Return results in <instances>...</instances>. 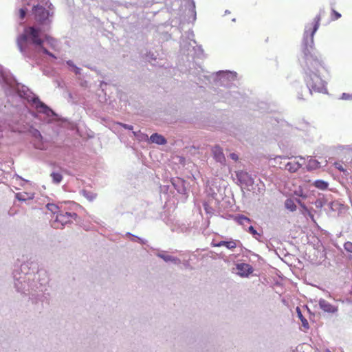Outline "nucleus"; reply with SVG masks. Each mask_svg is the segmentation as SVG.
<instances>
[{
	"label": "nucleus",
	"mask_w": 352,
	"mask_h": 352,
	"mask_svg": "<svg viewBox=\"0 0 352 352\" xmlns=\"http://www.w3.org/2000/svg\"><path fill=\"white\" fill-rule=\"evenodd\" d=\"M230 157L235 162L238 161L239 160L238 155L234 153H230Z\"/></svg>",
	"instance_id": "nucleus-30"
},
{
	"label": "nucleus",
	"mask_w": 352,
	"mask_h": 352,
	"mask_svg": "<svg viewBox=\"0 0 352 352\" xmlns=\"http://www.w3.org/2000/svg\"><path fill=\"white\" fill-rule=\"evenodd\" d=\"M248 230L250 233H252L253 235H255L257 234V232L256 230L254 228L253 226H250L249 228H248Z\"/></svg>",
	"instance_id": "nucleus-32"
},
{
	"label": "nucleus",
	"mask_w": 352,
	"mask_h": 352,
	"mask_svg": "<svg viewBox=\"0 0 352 352\" xmlns=\"http://www.w3.org/2000/svg\"><path fill=\"white\" fill-rule=\"evenodd\" d=\"M236 219L239 224H244L245 222L250 223L251 221V220L248 217L244 215H239Z\"/></svg>",
	"instance_id": "nucleus-22"
},
{
	"label": "nucleus",
	"mask_w": 352,
	"mask_h": 352,
	"mask_svg": "<svg viewBox=\"0 0 352 352\" xmlns=\"http://www.w3.org/2000/svg\"><path fill=\"white\" fill-rule=\"evenodd\" d=\"M226 241H220V242H219V243H218L213 244V246H214V247L225 246V247H226Z\"/></svg>",
	"instance_id": "nucleus-31"
},
{
	"label": "nucleus",
	"mask_w": 352,
	"mask_h": 352,
	"mask_svg": "<svg viewBox=\"0 0 352 352\" xmlns=\"http://www.w3.org/2000/svg\"><path fill=\"white\" fill-rule=\"evenodd\" d=\"M51 177L52 178L53 182L55 184H59L63 179V176L59 173H52L51 174Z\"/></svg>",
	"instance_id": "nucleus-20"
},
{
	"label": "nucleus",
	"mask_w": 352,
	"mask_h": 352,
	"mask_svg": "<svg viewBox=\"0 0 352 352\" xmlns=\"http://www.w3.org/2000/svg\"><path fill=\"white\" fill-rule=\"evenodd\" d=\"M32 13L34 16L35 21L39 25H50L51 20L50 17V12L43 6L40 5L34 6L32 8Z\"/></svg>",
	"instance_id": "nucleus-5"
},
{
	"label": "nucleus",
	"mask_w": 352,
	"mask_h": 352,
	"mask_svg": "<svg viewBox=\"0 0 352 352\" xmlns=\"http://www.w3.org/2000/svg\"><path fill=\"white\" fill-rule=\"evenodd\" d=\"M204 208H205V210H206L207 212H208L209 208H208V204H204Z\"/></svg>",
	"instance_id": "nucleus-33"
},
{
	"label": "nucleus",
	"mask_w": 352,
	"mask_h": 352,
	"mask_svg": "<svg viewBox=\"0 0 352 352\" xmlns=\"http://www.w3.org/2000/svg\"><path fill=\"white\" fill-rule=\"evenodd\" d=\"M308 72L305 78V82L310 93L322 92L326 89V82L324 79L325 74L329 72L323 64L318 60H309L308 62Z\"/></svg>",
	"instance_id": "nucleus-1"
},
{
	"label": "nucleus",
	"mask_w": 352,
	"mask_h": 352,
	"mask_svg": "<svg viewBox=\"0 0 352 352\" xmlns=\"http://www.w3.org/2000/svg\"><path fill=\"white\" fill-rule=\"evenodd\" d=\"M334 166L338 169L340 171H342V172H345V169L343 168L342 164L340 162H335L334 163Z\"/></svg>",
	"instance_id": "nucleus-27"
},
{
	"label": "nucleus",
	"mask_w": 352,
	"mask_h": 352,
	"mask_svg": "<svg viewBox=\"0 0 352 352\" xmlns=\"http://www.w3.org/2000/svg\"><path fill=\"white\" fill-rule=\"evenodd\" d=\"M296 311H297V313H298V316L299 318V319L301 320L302 322V326L305 328V329H308L309 328V323H308V321L303 317L300 309L298 307H297L296 309Z\"/></svg>",
	"instance_id": "nucleus-18"
},
{
	"label": "nucleus",
	"mask_w": 352,
	"mask_h": 352,
	"mask_svg": "<svg viewBox=\"0 0 352 352\" xmlns=\"http://www.w3.org/2000/svg\"><path fill=\"white\" fill-rule=\"evenodd\" d=\"M238 274L243 277L248 276L253 272L252 267L248 263H239L236 265Z\"/></svg>",
	"instance_id": "nucleus-7"
},
{
	"label": "nucleus",
	"mask_w": 352,
	"mask_h": 352,
	"mask_svg": "<svg viewBox=\"0 0 352 352\" xmlns=\"http://www.w3.org/2000/svg\"><path fill=\"white\" fill-rule=\"evenodd\" d=\"M314 185L320 190H326L328 188V183L320 179L315 181Z\"/></svg>",
	"instance_id": "nucleus-17"
},
{
	"label": "nucleus",
	"mask_w": 352,
	"mask_h": 352,
	"mask_svg": "<svg viewBox=\"0 0 352 352\" xmlns=\"http://www.w3.org/2000/svg\"><path fill=\"white\" fill-rule=\"evenodd\" d=\"M236 176L242 187L250 190V187L253 186L254 179L248 173L239 170L236 173Z\"/></svg>",
	"instance_id": "nucleus-6"
},
{
	"label": "nucleus",
	"mask_w": 352,
	"mask_h": 352,
	"mask_svg": "<svg viewBox=\"0 0 352 352\" xmlns=\"http://www.w3.org/2000/svg\"><path fill=\"white\" fill-rule=\"evenodd\" d=\"M319 306L321 309H322L325 312L328 313H335L338 311V308L328 301L324 299H320L319 300Z\"/></svg>",
	"instance_id": "nucleus-9"
},
{
	"label": "nucleus",
	"mask_w": 352,
	"mask_h": 352,
	"mask_svg": "<svg viewBox=\"0 0 352 352\" xmlns=\"http://www.w3.org/2000/svg\"><path fill=\"white\" fill-rule=\"evenodd\" d=\"M212 153L216 160L219 162H223L225 160L224 155L223 153L222 148L219 146H215L212 148Z\"/></svg>",
	"instance_id": "nucleus-12"
},
{
	"label": "nucleus",
	"mask_w": 352,
	"mask_h": 352,
	"mask_svg": "<svg viewBox=\"0 0 352 352\" xmlns=\"http://www.w3.org/2000/svg\"><path fill=\"white\" fill-rule=\"evenodd\" d=\"M46 207L50 211H51L54 214L59 213L58 212V211H59L58 207L54 204H47Z\"/></svg>",
	"instance_id": "nucleus-21"
},
{
	"label": "nucleus",
	"mask_w": 352,
	"mask_h": 352,
	"mask_svg": "<svg viewBox=\"0 0 352 352\" xmlns=\"http://www.w3.org/2000/svg\"><path fill=\"white\" fill-rule=\"evenodd\" d=\"M341 17V14L334 9L331 10V20L336 21Z\"/></svg>",
	"instance_id": "nucleus-23"
},
{
	"label": "nucleus",
	"mask_w": 352,
	"mask_h": 352,
	"mask_svg": "<svg viewBox=\"0 0 352 352\" xmlns=\"http://www.w3.org/2000/svg\"><path fill=\"white\" fill-rule=\"evenodd\" d=\"M16 197L19 201H26L28 199H32L29 194L25 192L16 193Z\"/></svg>",
	"instance_id": "nucleus-19"
},
{
	"label": "nucleus",
	"mask_w": 352,
	"mask_h": 352,
	"mask_svg": "<svg viewBox=\"0 0 352 352\" xmlns=\"http://www.w3.org/2000/svg\"><path fill=\"white\" fill-rule=\"evenodd\" d=\"M34 140L33 144L36 148L44 149V143L43 141V137L41 133L38 130H34L33 131Z\"/></svg>",
	"instance_id": "nucleus-8"
},
{
	"label": "nucleus",
	"mask_w": 352,
	"mask_h": 352,
	"mask_svg": "<svg viewBox=\"0 0 352 352\" xmlns=\"http://www.w3.org/2000/svg\"><path fill=\"white\" fill-rule=\"evenodd\" d=\"M344 248L346 250V251L352 253V242H346L344 245Z\"/></svg>",
	"instance_id": "nucleus-26"
},
{
	"label": "nucleus",
	"mask_w": 352,
	"mask_h": 352,
	"mask_svg": "<svg viewBox=\"0 0 352 352\" xmlns=\"http://www.w3.org/2000/svg\"><path fill=\"white\" fill-rule=\"evenodd\" d=\"M157 256L166 262L171 261V262H174L176 263H179V261H180L179 259L175 258V257H173L170 255L158 254Z\"/></svg>",
	"instance_id": "nucleus-16"
},
{
	"label": "nucleus",
	"mask_w": 352,
	"mask_h": 352,
	"mask_svg": "<svg viewBox=\"0 0 352 352\" xmlns=\"http://www.w3.org/2000/svg\"><path fill=\"white\" fill-rule=\"evenodd\" d=\"M204 208H205V210H206L207 212H208L209 208H208V204H204Z\"/></svg>",
	"instance_id": "nucleus-34"
},
{
	"label": "nucleus",
	"mask_w": 352,
	"mask_h": 352,
	"mask_svg": "<svg viewBox=\"0 0 352 352\" xmlns=\"http://www.w3.org/2000/svg\"><path fill=\"white\" fill-rule=\"evenodd\" d=\"M278 157L281 158V159H285L286 158V157H281V156H278Z\"/></svg>",
	"instance_id": "nucleus-35"
},
{
	"label": "nucleus",
	"mask_w": 352,
	"mask_h": 352,
	"mask_svg": "<svg viewBox=\"0 0 352 352\" xmlns=\"http://www.w3.org/2000/svg\"><path fill=\"white\" fill-rule=\"evenodd\" d=\"M226 247L230 250H233L236 247V243L234 241H226Z\"/></svg>",
	"instance_id": "nucleus-25"
},
{
	"label": "nucleus",
	"mask_w": 352,
	"mask_h": 352,
	"mask_svg": "<svg viewBox=\"0 0 352 352\" xmlns=\"http://www.w3.org/2000/svg\"><path fill=\"white\" fill-rule=\"evenodd\" d=\"M150 140L152 142L156 143L159 145H164L166 144V140L165 139V138L158 133H153V135H151V136L150 137Z\"/></svg>",
	"instance_id": "nucleus-13"
},
{
	"label": "nucleus",
	"mask_w": 352,
	"mask_h": 352,
	"mask_svg": "<svg viewBox=\"0 0 352 352\" xmlns=\"http://www.w3.org/2000/svg\"><path fill=\"white\" fill-rule=\"evenodd\" d=\"M17 45L21 52H26L28 43L30 42L36 47H38L43 53L54 58L56 57L50 52L44 46V40L41 37V30L34 26L27 27L23 32L17 38Z\"/></svg>",
	"instance_id": "nucleus-2"
},
{
	"label": "nucleus",
	"mask_w": 352,
	"mask_h": 352,
	"mask_svg": "<svg viewBox=\"0 0 352 352\" xmlns=\"http://www.w3.org/2000/svg\"><path fill=\"white\" fill-rule=\"evenodd\" d=\"M117 124L120 125V126H122L123 128H124L126 129H128V130H132L133 129V126L132 125H129V124H123V123H121V122H118Z\"/></svg>",
	"instance_id": "nucleus-29"
},
{
	"label": "nucleus",
	"mask_w": 352,
	"mask_h": 352,
	"mask_svg": "<svg viewBox=\"0 0 352 352\" xmlns=\"http://www.w3.org/2000/svg\"><path fill=\"white\" fill-rule=\"evenodd\" d=\"M19 17L21 19H23L26 14V10L23 8H21L19 11Z\"/></svg>",
	"instance_id": "nucleus-28"
},
{
	"label": "nucleus",
	"mask_w": 352,
	"mask_h": 352,
	"mask_svg": "<svg viewBox=\"0 0 352 352\" xmlns=\"http://www.w3.org/2000/svg\"><path fill=\"white\" fill-rule=\"evenodd\" d=\"M301 166L300 163L294 160L287 163L285 165V169H287L289 173H294L297 172L300 168Z\"/></svg>",
	"instance_id": "nucleus-10"
},
{
	"label": "nucleus",
	"mask_w": 352,
	"mask_h": 352,
	"mask_svg": "<svg viewBox=\"0 0 352 352\" xmlns=\"http://www.w3.org/2000/svg\"><path fill=\"white\" fill-rule=\"evenodd\" d=\"M286 207L291 211H294L296 209V206L291 200H287L285 203Z\"/></svg>",
	"instance_id": "nucleus-24"
},
{
	"label": "nucleus",
	"mask_w": 352,
	"mask_h": 352,
	"mask_svg": "<svg viewBox=\"0 0 352 352\" xmlns=\"http://www.w3.org/2000/svg\"><path fill=\"white\" fill-rule=\"evenodd\" d=\"M78 215L75 212H60L56 216L55 220L52 222V227L55 229H62L65 224L76 220Z\"/></svg>",
	"instance_id": "nucleus-4"
},
{
	"label": "nucleus",
	"mask_w": 352,
	"mask_h": 352,
	"mask_svg": "<svg viewBox=\"0 0 352 352\" xmlns=\"http://www.w3.org/2000/svg\"><path fill=\"white\" fill-rule=\"evenodd\" d=\"M324 13L325 11L324 10H320L318 14L314 18L313 23L306 27L304 38L307 43H308V39H309L311 44L314 43V34L320 26V22Z\"/></svg>",
	"instance_id": "nucleus-3"
},
{
	"label": "nucleus",
	"mask_w": 352,
	"mask_h": 352,
	"mask_svg": "<svg viewBox=\"0 0 352 352\" xmlns=\"http://www.w3.org/2000/svg\"><path fill=\"white\" fill-rule=\"evenodd\" d=\"M44 41H45L53 49L56 50L58 46L57 41L49 35H45L44 38Z\"/></svg>",
	"instance_id": "nucleus-15"
},
{
	"label": "nucleus",
	"mask_w": 352,
	"mask_h": 352,
	"mask_svg": "<svg viewBox=\"0 0 352 352\" xmlns=\"http://www.w3.org/2000/svg\"><path fill=\"white\" fill-rule=\"evenodd\" d=\"M36 108L38 112L46 114L47 116H50L51 113H53L51 109H50L46 104H45L43 102L41 101H38L36 104Z\"/></svg>",
	"instance_id": "nucleus-11"
},
{
	"label": "nucleus",
	"mask_w": 352,
	"mask_h": 352,
	"mask_svg": "<svg viewBox=\"0 0 352 352\" xmlns=\"http://www.w3.org/2000/svg\"><path fill=\"white\" fill-rule=\"evenodd\" d=\"M320 167V163L314 158H310L308 160L307 168L308 170H314Z\"/></svg>",
	"instance_id": "nucleus-14"
}]
</instances>
